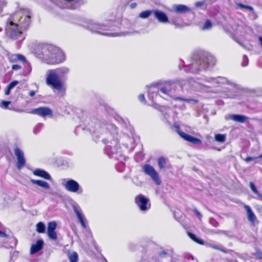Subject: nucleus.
Wrapping results in <instances>:
<instances>
[{
    "label": "nucleus",
    "instance_id": "nucleus-1",
    "mask_svg": "<svg viewBox=\"0 0 262 262\" xmlns=\"http://www.w3.org/2000/svg\"><path fill=\"white\" fill-rule=\"evenodd\" d=\"M89 125L93 140L97 142L101 139L104 144H107L104 149L105 153L111 158L117 159L120 146L116 125L112 123L105 124L96 119L92 120Z\"/></svg>",
    "mask_w": 262,
    "mask_h": 262
},
{
    "label": "nucleus",
    "instance_id": "nucleus-2",
    "mask_svg": "<svg viewBox=\"0 0 262 262\" xmlns=\"http://www.w3.org/2000/svg\"><path fill=\"white\" fill-rule=\"evenodd\" d=\"M215 63L214 56L208 52H201L194 56L191 64L184 67V70L187 73L195 74L213 67Z\"/></svg>",
    "mask_w": 262,
    "mask_h": 262
},
{
    "label": "nucleus",
    "instance_id": "nucleus-3",
    "mask_svg": "<svg viewBox=\"0 0 262 262\" xmlns=\"http://www.w3.org/2000/svg\"><path fill=\"white\" fill-rule=\"evenodd\" d=\"M69 72L70 69L66 67L49 70L46 83L48 85L52 86L53 88L60 90L62 86L61 80L67 79V76Z\"/></svg>",
    "mask_w": 262,
    "mask_h": 262
},
{
    "label": "nucleus",
    "instance_id": "nucleus-4",
    "mask_svg": "<svg viewBox=\"0 0 262 262\" xmlns=\"http://www.w3.org/2000/svg\"><path fill=\"white\" fill-rule=\"evenodd\" d=\"M112 22H109L108 23L105 24H98L93 20H90L86 24L85 27L91 31L93 32L97 33L98 34L106 35L107 36L111 37H115L119 36H125L126 35H129L130 33L128 32H121V33H116V32H103L102 31H112L113 30V25H110L112 24Z\"/></svg>",
    "mask_w": 262,
    "mask_h": 262
},
{
    "label": "nucleus",
    "instance_id": "nucleus-5",
    "mask_svg": "<svg viewBox=\"0 0 262 262\" xmlns=\"http://www.w3.org/2000/svg\"><path fill=\"white\" fill-rule=\"evenodd\" d=\"M39 48L40 49V55H42V58L45 59L46 62L51 53L54 54L57 53L58 56L57 58L51 57L50 62L52 63V64L61 63L65 60L64 53L58 48L51 45L43 44L40 46Z\"/></svg>",
    "mask_w": 262,
    "mask_h": 262
},
{
    "label": "nucleus",
    "instance_id": "nucleus-6",
    "mask_svg": "<svg viewBox=\"0 0 262 262\" xmlns=\"http://www.w3.org/2000/svg\"><path fill=\"white\" fill-rule=\"evenodd\" d=\"M15 16H10L6 22L5 32L7 35L10 38L14 40L22 41L25 39V35L18 24L16 23Z\"/></svg>",
    "mask_w": 262,
    "mask_h": 262
},
{
    "label": "nucleus",
    "instance_id": "nucleus-7",
    "mask_svg": "<svg viewBox=\"0 0 262 262\" xmlns=\"http://www.w3.org/2000/svg\"><path fill=\"white\" fill-rule=\"evenodd\" d=\"M31 10L27 9L17 12L10 16H15V22L18 24V26L21 30H26L31 23Z\"/></svg>",
    "mask_w": 262,
    "mask_h": 262
},
{
    "label": "nucleus",
    "instance_id": "nucleus-8",
    "mask_svg": "<svg viewBox=\"0 0 262 262\" xmlns=\"http://www.w3.org/2000/svg\"><path fill=\"white\" fill-rule=\"evenodd\" d=\"M178 85L180 84L177 80H169L163 84H158L160 96L164 98V95L170 96L176 92Z\"/></svg>",
    "mask_w": 262,
    "mask_h": 262
},
{
    "label": "nucleus",
    "instance_id": "nucleus-9",
    "mask_svg": "<svg viewBox=\"0 0 262 262\" xmlns=\"http://www.w3.org/2000/svg\"><path fill=\"white\" fill-rule=\"evenodd\" d=\"M62 184L65 189L70 192H78L81 193L83 191L82 188L80 186L79 183L72 179H64L63 180Z\"/></svg>",
    "mask_w": 262,
    "mask_h": 262
},
{
    "label": "nucleus",
    "instance_id": "nucleus-10",
    "mask_svg": "<svg viewBox=\"0 0 262 262\" xmlns=\"http://www.w3.org/2000/svg\"><path fill=\"white\" fill-rule=\"evenodd\" d=\"M142 170L145 174L149 176L157 185L161 184V181L159 174L154 167L150 164H146L142 166Z\"/></svg>",
    "mask_w": 262,
    "mask_h": 262
},
{
    "label": "nucleus",
    "instance_id": "nucleus-11",
    "mask_svg": "<svg viewBox=\"0 0 262 262\" xmlns=\"http://www.w3.org/2000/svg\"><path fill=\"white\" fill-rule=\"evenodd\" d=\"M135 202L142 211H147L150 207L149 199L142 194H139L135 198Z\"/></svg>",
    "mask_w": 262,
    "mask_h": 262
},
{
    "label": "nucleus",
    "instance_id": "nucleus-12",
    "mask_svg": "<svg viewBox=\"0 0 262 262\" xmlns=\"http://www.w3.org/2000/svg\"><path fill=\"white\" fill-rule=\"evenodd\" d=\"M173 126L176 129V131L179 135L186 141L190 142L194 144L199 145L202 143V141L200 139L182 132L178 125H174Z\"/></svg>",
    "mask_w": 262,
    "mask_h": 262
},
{
    "label": "nucleus",
    "instance_id": "nucleus-13",
    "mask_svg": "<svg viewBox=\"0 0 262 262\" xmlns=\"http://www.w3.org/2000/svg\"><path fill=\"white\" fill-rule=\"evenodd\" d=\"M14 152L17 158L16 167L20 170L25 166L26 160L23 151L19 148L16 147L14 150Z\"/></svg>",
    "mask_w": 262,
    "mask_h": 262
},
{
    "label": "nucleus",
    "instance_id": "nucleus-14",
    "mask_svg": "<svg viewBox=\"0 0 262 262\" xmlns=\"http://www.w3.org/2000/svg\"><path fill=\"white\" fill-rule=\"evenodd\" d=\"M29 113L37 115L39 116L44 117L46 116L52 115L53 112L52 110L47 107H39L36 108L31 110Z\"/></svg>",
    "mask_w": 262,
    "mask_h": 262
},
{
    "label": "nucleus",
    "instance_id": "nucleus-15",
    "mask_svg": "<svg viewBox=\"0 0 262 262\" xmlns=\"http://www.w3.org/2000/svg\"><path fill=\"white\" fill-rule=\"evenodd\" d=\"M226 120H232L235 122L244 123L249 119V118L243 115L239 114H227L225 116Z\"/></svg>",
    "mask_w": 262,
    "mask_h": 262
},
{
    "label": "nucleus",
    "instance_id": "nucleus-16",
    "mask_svg": "<svg viewBox=\"0 0 262 262\" xmlns=\"http://www.w3.org/2000/svg\"><path fill=\"white\" fill-rule=\"evenodd\" d=\"M57 227V224L55 221L50 222L48 224L47 233L49 238L53 240H56L57 235L55 231Z\"/></svg>",
    "mask_w": 262,
    "mask_h": 262
},
{
    "label": "nucleus",
    "instance_id": "nucleus-17",
    "mask_svg": "<svg viewBox=\"0 0 262 262\" xmlns=\"http://www.w3.org/2000/svg\"><path fill=\"white\" fill-rule=\"evenodd\" d=\"M154 14L155 17L159 22L162 24H166L169 23L168 17L166 14L158 9L154 10Z\"/></svg>",
    "mask_w": 262,
    "mask_h": 262
},
{
    "label": "nucleus",
    "instance_id": "nucleus-18",
    "mask_svg": "<svg viewBox=\"0 0 262 262\" xmlns=\"http://www.w3.org/2000/svg\"><path fill=\"white\" fill-rule=\"evenodd\" d=\"M160 94L158 84L151 85L148 92V96L150 100L154 101V99L157 96L158 94Z\"/></svg>",
    "mask_w": 262,
    "mask_h": 262
},
{
    "label": "nucleus",
    "instance_id": "nucleus-19",
    "mask_svg": "<svg viewBox=\"0 0 262 262\" xmlns=\"http://www.w3.org/2000/svg\"><path fill=\"white\" fill-rule=\"evenodd\" d=\"M244 208L247 212V219L248 221L251 223V225H255V222L256 220V216L250 207L248 205H245Z\"/></svg>",
    "mask_w": 262,
    "mask_h": 262
},
{
    "label": "nucleus",
    "instance_id": "nucleus-20",
    "mask_svg": "<svg viewBox=\"0 0 262 262\" xmlns=\"http://www.w3.org/2000/svg\"><path fill=\"white\" fill-rule=\"evenodd\" d=\"M73 210L75 213L79 222L83 228H86V224L84 222V216L81 213V210L79 206H74Z\"/></svg>",
    "mask_w": 262,
    "mask_h": 262
},
{
    "label": "nucleus",
    "instance_id": "nucleus-21",
    "mask_svg": "<svg viewBox=\"0 0 262 262\" xmlns=\"http://www.w3.org/2000/svg\"><path fill=\"white\" fill-rule=\"evenodd\" d=\"M205 81L213 84H225L228 83V80L226 78L224 77H217L216 78L207 77L205 78Z\"/></svg>",
    "mask_w": 262,
    "mask_h": 262
},
{
    "label": "nucleus",
    "instance_id": "nucleus-22",
    "mask_svg": "<svg viewBox=\"0 0 262 262\" xmlns=\"http://www.w3.org/2000/svg\"><path fill=\"white\" fill-rule=\"evenodd\" d=\"M43 244L44 242L42 239L37 240L35 244L32 245L30 248V253L33 254L41 250L43 248Z\"/></svg>",
    "mask_w": 262,
    "mask_h": 262
},
{
    "label": "nucleus",
    "instance_id": "nucleus-23",
    "mask_svg": "<svg viewBox=\"0 0 262 262\" xmlns=\"http://www.w3.org/2000/svg\"><path fill=\"white\" fill-rule=\"evenodd\" d=\"M174 12L178 14L185 13L190 11V8L184 5L176 4L172 6Z\"/></svg>",
    "mask_w": 262,
    "mask_h": 262
},
{
    "label": "nucleus",
    "instance_id": "nucleus-24",
    "mask_svg": "<svg viewBox=\"0 0 262 262\" xmlns=\"http://www.w3.org/2000/svg\"><path fill=\"white\" fill-rule=\"evenodd\" d=\"M122 141H123V144L126 148H133L134 147V144L135 143V139L133 137H130L128 135H124L122 137Z\"/></svg>",
    "mask_w": 262,
    "mask_h": 262
},
{
    "label": "nucleus",
    "instance_id": "nucleus-25",
    "mask_svg": "<svg viewBox=\"0 0 262 262\" xmlns=\"http://www.w3.org/2000/svg\"><path fill=\"white\" fill-rule=\"evenodd\" d=\"M33 174L48 180H50L52 179L50 174L43 169H37L33 171Z\"/></svg>",
    "mask_w": 262,
    "mask_h": 262
},
{
    "label": "nucleus",
    "instance_id": "nucleus-26",
    "mask_svg": "<svg viewBox=\"0 0 262 262\" xmlns=\"http://www.w3.org/2000/svg\"><path fill=\"white\" fill-rule=\"evenodd\" d=\"M158 109L163 115L162 120L167 121L169 118V107L164 106H160Z\"/></svg>",
    "mask_w": 262,
    "mask_h": 262
},
{
    "label": "nucleus",
    "instance_id": "nucleus-27",
    "mask_svg": "<svg viewBox=\"0 0 262 262\" xmlns=\"http://www.w3.org/2000/svg\"><path fill=\"white\" fill-rule=\"evenodd\" d=\"M69 3H72V4H70L69 6H67L66 7H63V8H68L71 9H75L78 8L81 4L82 1L79 0H65Z\"/></svg>",
    "mask_w": 262,
    "mask_h": 262
},
{
    "label": "nucleus",
    "instance_id": "nucleus-28",
    "mask_svg": "<svg viewBox=\"0 0 262 262\" xmlns=\"http://www.w3.org/2000/svg\"><path fill=\"white\" fill-rule=\"evenodd\" d=\"M31 182L33 184H36L38 186H39L43 188H45L46 189L48 190L50 188V186L49 184L46 181H44L42 180H39L31 179Z\"/></svg>",
    "mask_w": 262,
    "mask_h": 262
},
{
    "label": "nucleus",
    "instance_id": "nucleus-29",
    "mask_svg": "<svg viewBox=\"0 0 262 262\" xmlns=\"http://www.w3.org/2000/svg\"><path fill=\"white\" fill-rule=\"evenodd\" d=\"M173 250L172 249H166L160 251L158 253V256L161 258H165L167 257H171Z\"/></svg>",
    "mask_w": 262,
    "mask_h": 262
},
{
    "label": "nucleus",
    "instance_id": "nucleus-30",
    "mask_svg": "<svg viewBox=\"0 0 262 262\" xmlns=\"http://www.w3.org/2000/svg\"><path fill=\"white\" fill-rule=\"evenodd\" d=\"M19 253L17 251H15L11 257L10 262H24L25 258L22 256H19Z\"/></svg>",
    "mask_w": 262,
    "mask_h": 262
},
{
    "label": "nucleus",
    "instance_id": "nucleus-31",
    "mask_svg": "<svg viewBox=\"0 0 262 262\" xmlns=\"http://www.w3.org/2000/svg\"><path fill=\"white\" fill-rule=\"evenodd\" d=\"M68 257L70 262H78V255L76 252H69Z\"/></svg>",
    "mask_w": 262,
    "mask_h": 262
},
{
    "label": "nucleus",
    "instance_id": "nucleus-32",
    "mask_svg": "<svg viewBox=\"0 0 262 262\" xmlns=\"http://www.w3.org/2000/svg\"><path fill=\"white\" fill-rule=\"evenodd\" d=\"M250 187L253 193H254L255 194L257 195V196L258 197V199L262 200V194L260 193L257 189L255 184L252 182H250ZM258 199V198H257Z\"/></svg>",
    "mask_w": 262,
    "mask_h": 262
},
{
    "label": "nucleus",
    "instance_id": "nucleus-33",
    "mask_svg": "<svg viewBox=\"0 0 262 262\" xmlns=\"http://www.w3.org/2000/svg\"><path fill=\"white\" fill-rule=\"evenodd\" d=\"M36 230L38 233H42L45 232L46 226L45 224L41 222H40L36 224Z\"/></svg>",
    "mask_w": 262,
    "mask_h": 262
},
{
    "label": "nucleus",
    "instance_id": "nucleus-34",
    "mask_svg": "<svg viewBox=\"0 0 262 262\" xmlns=\"http://www.w3.org/2000/svg\"><path fill=\"white\" fill-rule=\"evenodd\" d=\"M166 164V159L163 157H161L158 159V164L161 169H165Z\"/></svg>",
    "mask_w": 262,
    "mask_h": 262
},
{
    "label": "nucleus",
    "instance_id": "nucleus-35",
    "mask_svg": "<svg viewBox=\"0 0 262 262\" xmlns=\"http://www.w3.org/2000/svg\"><path fill=\"white\" fill-rule=\"evenodd\" d=\"M151 14H154V10L142 11L139 16L140 18L145 19L148 18Z\"/></svg>",
    "mask_w": 262,
    "mask_h": 262
},
{
    "label": "nucleus",
    "instance_id": "nucleus-36",
    "mask_svg": "<svg viewBox=\"0 0 262 262\" xmlns=\"http://www.w3.org/2000/svg\"><path fill=\"white\" fill-rule=\"evenodd\" d=\"M188 235L191 239H192L193 241H194L196 243H199L201 245L204 244V241L202 239L198 238L195 234H194L192 233L189 232Z\"/></svg>",
    "mask_w": 262,
    "mask_h": 262
},
{
    "label": "nucleus",
    "instance_id": "nucleus-37",
    "mask_svg": "<svg viewBox=\"0 0 262 262\" xmlns=\"http://www.w3.org/2000/svg\"><path fill=\"white\" fill-rule=\"evenodd\" d=\"M24 66L25 67L24 72V75H27L30 74V72H31V70H32L30 63L27 61L26 62H25L24 63Z\"/></svg>",
    "mask_w": 262,
    "mask_h": 262
},
{
    "label": "nucleus",
    "instance_id": "nucleus-38",
    "mask_svg": "<svg viewBox=\"0 0 262 262\" xmlns=\"http://www.w3.org/2000/svg\"><path fill=\"white\" fill-rule=\"evenodd\" d=\"M226 138V134H216L215 136V139L216 141L223 143L225 141Z\"/></svg>",
    "mask_w": 262,
    "mask_h": 262
},
{
    "label": "nucleus",
    "instance_id": "nucleus-39",
    "mask_svg": "<svg viewBox=\"0 0 262 262\" xmlns=\"http://www.w3.org/2000/svg\"><path fill=\"white\" fill-rule=\"evenodd\" d=\"M173 99L176 101H184L187 102H194L196 103L198 100L194 99L184 98L181 97H175Z\"/></svg>",
    "mask_w": 262,
    "mask_h": 262
},
{
    "label": "nucleus",
    "instance_id": "nucleus-40",
    "mask_svg": "<svg viewBox=\"0 0 262 262\" xmlns=\"http://www.w3.org/2000/svg\"><path fill=\"white\" fill-rule=\"evenodd\" d=\"M210 247L214 249L219 250L225 253H227L229 251V250L225 249L223 246L211 245Z\"/></svg>",
    "mask_w": 262,
    "mask_h": 262
},
{
    "label": "nucleus",
    "instance_id": "nucleus-41",
    "mask_svg": "<svg viewBox=\"0 0 262 262\" xmlns=\"http://www.w3.org/2000/svg\"><path fill=\"white\" fill-rule=\"evenodd\" d=\"M8 241H9V247L13 248L16 246L17 241L15 237H10L9 238Z\"/></svg>",
    "mask_w": 262,
    "mask_h": 262
},
{
    "label": "nucleus",
    "instance_id": "nucleus-42",
    "mask_svg": "<svg viewBox=\"0 0 262 262\" xmlns=\"http://www.w3.org/2000/svg\"><path fill=\"white\" fill-rule=\"evenodd\" d=\"M212 23L210 20H207L204 26L202 28V30H209L212 28Z\"/></svg>",
    "mask_w": 262,
    "mask_h": 262
},
{
    "label": "nucleus",
    "instance_id": "nucleus-43",
    "mask_svg": "<svg viewBox=\"0 0 262 262\" xmlns=\"http://www.w3.org/2000/svg\"><path fill=\"white\" fill-rule=\"evenodd\" d=\"M43 126V125L41 123H39L37 124H36L33 129V133L34 134H37L38 133H39L41 129H42Z\"/></svg>",
    "mask_w": 262,
    "mask_h": 262
},
{
    "label": "nucleus",
    "instance_id": "nucleus-44",
    "mask_svg": "<svg viewBox=\"0 0 262 262\" xmlns=\"http://www.w3.org/2000/svg\"><path fill=\"white\" fill-rule=\"evenodd\" d=\"M236 5L238 7L241 8V9H246L251 11H253L254 9L253 8L250 6L248 5H245L244 4H242L241 3H237Z\"/></svg>",
    "mask_w": 262,
    "mask_h": 262
},
{
    "label": "nucleus",
    "instance_id": "nucleus-45",
    "mask_svg": "<svg viewBox=\"0 0 262 262\" xmlns=\"http://www.w3.org/2000/svg\"><path fill=\"white\" fill-rule=\"evenodd\" d=\"M16 59L21 61L23 62V63L27 61L26 57L20 54H17L14 55V60Z\"/></svg>",
    "mask_w": 262,
    "mask_h": 262
},
{
    "label": "nucleus",
    "instance_id": "nucleus-46",
    "mask_svg": "<svg viewBox=\"0 0 262 262\" xmlns=\"http://www.w3.org/2000/svg\"><path fill=\"white\" fill-rule=\"evenodd\" d=\"M214 233H215V234H222L225 235L226 236H228L229 237H231V236L229 234V231H228L218 230H216V231H215L214 232Z\"/></svg>",
    "mask_w": 262,
    "mask_h": 262
},
{
    "label": "nucleus",
    "instance_id": "nucleus-47",
    "mask_svg": "<svg viewBox=\"0 0 262 262\" xmlns=\"http://www.w3.org/2000/svg\"><path fill=\"white\" fill-rule=\"evenodd\" d=\"M249 60L248 57L244 55L243 57V61L242 62V66L243 67H246L248 64Z\"/></svg>",
    "mask_w": 262,
    "mask_h": 262
},
{
    "label": "nucleus",
    "instance_id": "nucleus-48",
    "mask_svg": "<svg viewBox=\"0 0 262 262\" xmlns=\"http://www.w3.org/2000/svg\"><path fill=\"white\" fill-rule=\"evenodd\" d=\"M209 223L214 227H217L219 226V223L213 218L209 220Z\"/></svg>",
    "mask_w": 262,
    "mask_h": 262
},
{
    "label": "nucleus",
    "instance_id": "nucleus-49",
    "mask_svg": "<svg viewBox=\"0 0 262 262\" xmlns=\"http://www.w3.org/2000/svg\"><path fill=\"white\" fill-rule=\"evenodd\" d=\"M11 103V101H3L1 103V106L3 108H8L9 105Z\"/></svg>",
    "mask_w": 262,
    "mask_h": 262
},
{
    "label": "nucleus",
    "instance_id": "nucleus-50",
    "mask_svg": "<svg viewBox=\"0 0 262 262\" xmlns=\"http://www.w3.org/2000/svg\"><path fill=\"white\" fill-rule=\"evenodd\" d=\"M117 168L119 171H122L125 169V164L122 162L119 163L117 165Z\"/></svg>",
    "mask_w": 262,
    "mask_h": 262
},
{
    "label": "nucleus",
    "instance_id": "nucleus-51",
    "mask_svg": "<svg viewBox=\"0 0 262 262\" xmlns=\"http://www.w3.org/2000/svg\"><path fill=\"white\" fill-rule=\"evenodd\" d=\"M19 82L16 80L13 81L11 82L7 86L10 88L11 90L14 88L18 83Z\"/></svg>",
    "mask_w": 262,
    "mask_h": 262
},
{
    "label": "nucleus",
    "instance_id": "nucleus-52",
    "mask_svg": "<svg viewBox=\"0 0 262 262\" xmlns=\"http://www.w3.org/2000/svg\"><path fill=\"white\" fill-rule=\"evenodd\" d=\"M7 5L6 0H0V13L2 12L3 9Z\"/></svg>",
    "mask_w": 262,
    "mask_h": 262
},
{
    "label": "nucleus",
    "instance_id": "nucleus-53",
    "mask_svg": "<svg viewBox=\"0 0 262 262\" xmlns=\"http://www.w3.org/2000/svg\"><path fill=\"white\" fill-rule=\"evenodd\" d=\"M51 57H53V58L55 57V58H57V57H58L57 53H56V54L54 53V54L53 53H51V54H50L48 59H47V62L48 63H49V64H52V63H51L50 62Z\"/></svg>",
    "mask_w": 262,
    "mask_h": 262
},
{
    "label": "nucleus",
    "instance_id": "nucleus-54",
    "mask_svg": "<svg viewBox=\"0 0 262 262\" xmlns=\"http://www.w3.org/2000/svg\"><path fill=\"white\" fill-rule=\"evenodd\" d=\"M256 257L262 259V251H257L256 252Z\"/></svg>",
    "mask_w": 262,
    "mask_h": 262
},
{
    "label": "nucleus",
    "instance_id": "nucleus-55",
    "mask_svg": "<svg viewBox=\"0 0 262 262\" xmlns=\"http://www.w3.org/2000/svg\"><path fill=\"white\" fill-rule=\"evenodd\" d=\"M129 6L130 8L134 9V8H136V7L137 6V3L136 2H131L130 3H129Z\"/></svg>",
    "mask_w": 262,
    "mask_h": 262
},
{
    "label": "nucleus",
    "instance_id": "nucleus-56",
    "mask_svg": "<svg viewBox=\"0 0 262 262\" xmlns=\"http://www.w3.org/2000/svg\"><path fill=\"white\" fill-rule=\"evenodd\" d=\"M256 158L255 157H247L244 160L246 162H250L251 161L254 160Z\"/></svg>",
    "mask_w": 262,
    "mask_h": 262
},
{
    "label": "nucleus",
    "instance_id": "nucleus-57",
    "mask_svg": "<svg viewBox=\"0 0 262 262\" xmlns=\"http://www.w3.org/2000/svg\"><path fill=\"white\" fill-rule=\"evenodd\" d=\"M193 211L200 219H201L202 217V214L196 208L194 209Z\"/></svg>",
    "mask_w": 262,
    "mask_h": 262
},
{
    "label": "nucleus",
    "instance_id": "nucleus-58",
    "mask_svg": "<svg viewBox=\"0 0 262 262\" xmlns=\"http://www.w3.org/2000/svg\"><path fill=\"white\" fill-rule=\"evenodd\" d=\"M21 67L18 64H13L12 67V69L13 70H18L20 69Z\"/></svg>",
    "mask_w": 262,
    "mask_h": 262
},
{
    "label": "nucleus",
    "instance_id": "nucleus-59",
    "mask_svg": "<svg viewBox=\"0 0 262 262\" xmlns=\"http://www.w3.org/2000/svg\"><path fill=\"white\" fill-rule=\"evenodd\" d=\"M256 210L259 214L262 215V206H259V205L257 206Z\"/></svg>",
    "mask_w": 262,
    "mask_h": 262
},
{
    "label": "nucleus",
    "instance_id": "nucleus-60",
    "mask_svg": "<svg viewBox=\"0 0 262 262\" xmlns=\"http://www.w3.org/2000/svg\"><path fill=\"white\" fill-rule=\"evenodd\" d=\"M139 98V99L140 101L141 102H143L144 101H145V97H144V95L143 94H141L138 97Z\"/></svg>",
    "mask_w": 262,
    "mask_h": 262
},
{
    "label": "nucleus",
    "instance_id": "nucleus-61",
    "mask_svg": "<svg viewBox=\"0 0 262 262\" xmlns=\"http://www.w3.org/2000/svg\"><path fill=\"white\" fill-rule=\"evenodd\" d=\"M11 90V89L7 86L5 90V95H9L10 94Z\"/></svg>",
    "mask_w": 262,
    "mask_h": 262
},
{
    "label": "nucleus",
    "instance_id": "nucleus-62",
    "mask_svg": "<svg viewBox=\"0 0 262 262\" xmlns=\"http://www.w3.org/2000/svg\"><path fill=\"white\" fill-rule=\"evenodd\" d=\"M135 248V245L133 244H129V245H128V248L130 250H134V249Z\"/></svg>",
    "mask_w": 262,
    "mask_h": 262
},
{
    "label": "nucleus",
    "instance_id": "nucleus-63",
    "mask_svg": "<svg viewBox=\"0 0 262 262\" xmlns=\"http://www.w3.org/2000/svg\"><path fill=\"white\" fill-rule=\"evenodd\" d=\"M204 2H198L196 3L195 6H196V7H199L202 6L203 5H204Z\"/></svg>",
    "mask_w": 262,
    "mask_h": 262
},
{
    "label": "nucleus",
    "instance_id": "nucleus-64",
    "mask_svg": "<svg viewBox=\"0 0 262 262\" xmlns=\"http://www.w3.org/2000/svg\"><path fill=\"white\" fill-rule=\"evenodd\" d=\"M7 235L4 232L0 230V237H7Z\"/></svg>",
    "mask_w": 262,
    "mask_h": 262
}]
</instances>
